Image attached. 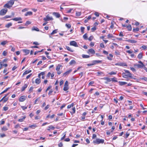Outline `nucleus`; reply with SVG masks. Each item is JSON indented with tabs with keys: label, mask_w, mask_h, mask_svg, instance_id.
<instances>
[{
	"label": "nucleus",
	"mask_w": 147,
	"mask_h": 147,
	"mask_svg": "<svg viewBox=\"0 0 147 147\" xmlns=\"http://www.w3.org/2000/svg\"><path fill=\"white\" fill-rule=\"evenodd\" d=\"M115 65H120V66H127V65L126 63H121V62L116 63L115 64Z\"/></svg>",
	"instance_id": "obj_10"
},
{
	"label": "nucleus",
	"mask_w": 147,
	"mask_h": 147,
	"mask_svg": "<svg viewBox=\"0 0 147 147\" xmlns=\"http://www.w3.org/2000/svg\"><path fill=\"white\" fill-rule=\"evenodd\" d=\"M94 83V81H91L89 83V85H91L92 86V85Z\"/></svg>",
	"instance_id": "obj_61"
},
{
	"label": "nucleus",
	"mask_w": 147,
	"mask_h": 147,
	"mask_svg": "<svg viewBox=\"0 0 147 147\" xmlns=\"http://www.w3.org/2000/svg\"><path fill=\"white\" fill-rule=\"evenodd\" d=\"M140 79L142 80H144L146 81H147V78L144 77H142L140 78Z\"/></svg>",
	"instance_id": "obj_44"
},
{
	"label": "nucleus",
	"mask_w": 147,
	"mask_h": 147,
	"mask_svg": "<svg viewBox=\"0 0 147 147\" xmlns=\"http://www.w3.org/2000/svg\"><path fill=\"white\" fill-rule=\"evenodd\" d=\"M12 25V24L11 23H9L6 25L5 27L7 28H9L10 26H11Z\"/></svg>",
	"instance_id": "obj_33"
},
{
	"label": "nucleus",
	"mask_w": 147,
	"mask_h": 147,
	"mask_svg": "<svg viewBox=\"0 0 147 147\" xmlns=\"http://www.w3.org/2000/svg\"><path fill=\"white\" fill-rule=\"evenodd\" d=\"M53 14L57 18H59L60 16V14L59 13L57 12H53Z\"/></svg>",
	"instance_id": "obj_11"
},
{
	"label": "nucleus",
	"mask_w": 147,
	"mask_h": 147,
	"mask_svg": "<svg viewBox=\"0 0 147 147\" xmlns=\"http://www.w3.org/2000/svg\"><path fill=\"white\" fill-rule=\"evenodd\" d=\"M126 52L129 54H131L133 53V51L131 50H128L126 51Z\"/></svg>",
	"instance_id": "obj_52"
},
{
	"label": "nucleus",
	"mask_w": 147,
	"mask_h": 147,
	"mask_svg": "<svg viewBox=\"0 0 147 147\" xmlns=\"http://www.w3.org/2000/svg\"><path fill=\"white\" fill-rule=\"evenodd\" d=\"M138 57L139 59H141L142 57V53H140L138 55Z\"/></svg>",
	"instance_id": "obj_30"
},
{
	"label": "nucleus",
	"mask_w": 147,
	"mask_h": 147,
	"mask_svg": "<svg viewBox=\"0 0 147 147\" xmlns=\"http://www.w3.org/2000/svg\"><path fill=\"white\" fill-rule=\"evenodd\" d=\"M127 41L130 42L132 43H136L137 42V41L134 40L129 39L126 40Z\"/></svg>",
	"instance_id": "obj_18"
},
{
	"label": "nucleus",
	"mask_w": 147,
	"mask_h": 147,
	"mask_svg": "<svg viewBox=\"0 0 147 147\" xmlns=\"http://www.w3.org/2000/svg\"><path fill=\"white\" fill-rule=\"evenodd\" d=\"M63 146V144L62 142H60L58 144V146L59 147H62Z\"/></svg>",
	"instance_id": "obj_60"
},
{
	"label": "nucleus",
	"mask_w": 147,
	"mask_h": 147,
	"mask_svg": "<svg viewBox=\"0 0 147 147\" xmlns=\"http://www.w3.org/2000/svg\"><path fill=\"white\" fill-rule=\"evenodd\" d=\"M66 49L68 51L71 52H73L74 51L73 49H71L69 47L66 46Z\"/></svg>",
	"instance_id": "obj_25"
},
{
	"label": "nucleus",
	"mask_w": 147,
	"mask_h": 147,
	"mask_svg": "<svg viewBox=\"0 0 147 147\" xmlns=\"http://www.w3.org/2000/svg\"><path fill=\"white\" fill-rule=\"evenodd\" d=\"M7 11V9H1L0 11V15L1 16L5 15Z\"/></svg>",
	"instance_id": "obj_3"
},
{
	"label": "nucleus",
	"mask_w": 147,
	"mask_h": 147,
	"mask_svg": "<svg viewBox=\"0 0 147 147\" xmlns=\"http://www.w3.org/2000/svg\"><path fill=\"white\" fill-rule=\"evenodd\" d=\"M97 73L98 74V76H99V75H102L103 74L102 72H101V71H98Z\"/></svg>",
	"instance_id": "obj_57"
},
{
	"label": "nucleus",
	"mask_w": 147,
	"mask_h": 147,
	"mask_svg": "<svg viewBox=\"0 0 147 147\" xmlns=\"http://www.w3.org/2000/svg\"><path fill=\"white\" fill-rule=\"evenodd\" d=\"M3 62H0V69H1L2 68V66H3Z\"/></svg>",
	"instance_id": "obj_55"
},
{
	"label": "nucleus",
	"mask_w": 147,
	"mask_h": 147,
	"mask_svg": "<svg viewBox=\"0 0 147 147\" xmlns=\"http://www.w3.org/2000/svg\"><path fill=\"white\" fill-rule=\"evenodd\" d=\"M76 63V62L74 60H71V61L69 62V64L70 65H72L73 64H75Z\"/></svg>",
	"instance_id": "obj_29"
},
{
	"label": "nucleus",
	"mask_w": 147,
	"mask_h": 147,
	"mask_svg": "<svg viewBox=\"0 0 147 147\" xmlns=\"http://www.w3.org/2000/svg\"><path fill=\"white\" fill-rule=\"evenodd\" d=\"M61 66V65H60L59 64L56 67V70L57 71H59V69H60V67Z\"/></svg>",
	"instance_id": "obj_28"
},
{
	"label": "nucleus",
	"mask_w": 147,
	"mask_h": 147,
	"mask_svg": "<svg viewBox=\"0 0 147 147\" xmlns=\"http://www.w3.org/2000/svg\"><path fill=\"white\" fill-rule=\"evenodd\" d=\"M85 28L84 27H81V31L82 33H84V30Z\"/></svg>",
	"instance_id": "obj_47"
},
{
	"label": "nucleus",
	"mask_w": 147,
	"mask_h": 147,
	"mask_svg": "<svg viewBox=\"0 0 147 147\" xmlns=\"http://www.w3.org/2000/svg\"><path fill=\"white\" fill-rule=\"evenodd\" d=\"M104 140L103 139L97 138L96 140L93 141V143L95 144H99L100 143H103L104 142Z\"/></svg>",
	"instance_id": "obj_2"
},
{
	"label": "nucleus",
	"mask_w": 147,
	"mask_h": 147,
	"mask_svg": "<svg viewBox=\"0 0 147 147\" xmlns=\"http://www.w3.org/2000/svg\"><path fill=\"white\" fill-rule=\"evenodd\" d=\"M31 71H32L31 70H28L25 71L23 74L22 77H23L25 75L27 74L28 73H30Z\"/></svg>",
	"instance_id": "obj_13"
},
{
	"label": "nucleus",
	"mask_w": 147,
	"mask_h": 147,
	"mask_svg": "<svg viewBox=\"0 0 147 147\" xmlns=\"http://www.w3.org/2000/svg\"><path fill=\"white\" fill-rule=\"evenodd\" d=\"M104 79L106 80L108 82H110L111 81V79L110 78H108L107 77L105 78Z\"/></svg>",
	"instance_id": "obj_36"
},
{
	"label": "nucleus",
	"mask_w": 147,
	"mask_h": 147,
	"mask_svg": "<svg viewBox=\"0 0 147 147\" xmlns=\"http://www.w3.org/2000/svg\"><path fill=\"white\" fill-rule=\"evenodd\" d=\"M76 112V109L75 107H74L71 109V111H70V113L71 115L75 113Z\"/></svg>",
	"instance_id": "obj_17"
},
{
	"label": "nucleus",
	"mask_w": 147,
	"mask_h": 147,
	"mask_svg": "<svg viewBox=\"0 0 147 147\" xmlns=\"http://www.w3.org/2000/svg\"><path fill=\"white\" fill-rule=\"evenodd\" d=\"M32 13L31 11H28L25 14V16H31L32 15Z\"/></svg>",
	"instance_id": "obj_21"
},
{
	"label": "nucleus",
	"mask_w": 147,
	"mask_h": 147,
	"mask_svg": "<svg viewBox=\"0 0 147 147\" xmlns=\"http://www.w3.org/2000/svg\"><path fill=\"white\" fill-rule=\"evenodd\" d=\"M26 96H21L19 99V101L20 102H23L26 99Z\"/></svg>",
	"instance_id": "obj_8"
},
{
	"label": "nucleus",
	"mask_w": 147,
	"mask_h": 147,
	"mask_svg": "<svg viewBox=\"0 0 147 147\" xmlns=\"http://www.w3.org/2000/svg\"><path fill=\"white\" fill-rule=\"evenodd\" d=\"M142 48H143L144 50H145L147 48V47L146 46H145V45L142 46Z\"/></svg>",
	"instance_id": "obj_64"
},
{
	"label": "nucleus",
	"mask_w": 147,
	"mask_h": 147,
	"mask_svg": "<svg viewBox=\"0 0 147 147\" xmlns=\"http://www.w3.org/2000/svg\"><path fill=\"white\" fill-rule=\"evenodd\" d=\"M9 108L8 107H4L3 108V110L4 111H7L8 109Z\"/></svg>",
	"instance_id": "obj_59"
},
{
	"label": "nucleus",
	"mask_w": 147,
	"mask_h": 147,
	"mask_svg": "<svg viewBox=\"0 0 147 147\" xmlns=\"http://www.w3.org/2000/svg\"><path fill=\"white\" fill-rule=\"evenodd\" d=\"M96 29V26H94L93 28L91 29L92 32H93Z\"/></svg>",
	"instance_id": "obj_39"
},
{
	"label": "nucleus",
	"mask_w": 147,
	"mask_h": 147,
	"mask_svg": "<svg viewBox=\"0 0 147 147\" xmlns=\"http://www.w3.org/2000/svg\"><path fill=\"white\" fill-rule=\"evenodd\" d=\"M22 51L25 53V55L28 54L30 52V50L28 49H23Z\"/></svg>",
	"instance_id": "obj_12"
},
{
	"label": "nucleus",
	"mask_w": 147,
	"mask_h": 147,
	"mask_svg": "<svg viewBox=\"0 0 147 147\" xmlns=\"http://www.w3.org/2000/svg\"><path fill=\"white\" fill-rule=\"evenodd\" d=\"M8 94H7L6 95H5V96L3 98H4L3 99V103L5 102L6 101H7L8 99V98H5L8 95Z\"/></svg>",
	"instance_id": "obj_22"
},
{
	"label": "nucleus",
	"mask_w": 147,
	"mask_h": 147,
	"mask_svg": "<svg viewBox=\"0 0 147 147\" xmlns=\"http://www.w3.org/2000/svg\"><path fill=\"white\" fill-rule=\"evenodd\" d=\"M100 46L102 48H104L105 47L103 43H101L100 44Z\"/></svg>",
	"instance_id": "obj_53"
},
{
	"label": "nucleus",
	"mask_w": 147,
	"mask_h": 147,
	"mask_svg": "<svg viewBox=\"0 0 147 147\" xmlns=\"http://www.w3.org/2000/svg\"><path fill=\"white\" fill-rule=\"evenodd\" d=\"M82 57L84 58H88L90 57V56L85 55H82Z\"/></svg>",
	"instance_id": "obj_31"
},
{
	"label": "nucleus",
	"mask_w": 147,
	"mask_h": 147,
	"mask_svg": "<svg viewBox=\"0 0 147 147\" xmlns=\"http://www.w3.org/2000/svg\"><path fill=\"white\" fill-rule=\"evenodd\" d=\"M57 32V30L56 29L53 31L52 32L51 34V35H53L55 33Z\"/></svg>",
	"instance_id": "obj_42"
},
{
	"label": "nucleus",
	"mask_w": 147,
	"mask_h": 147,
	"mask_svg": "<svg viewBox=\"0 0 147 147\" xmlns=\"http://www.w3.org/2000/svg\"><path fill=\"white\" fill-rule=\"evenodd\" d=\"M125 72L122 73V75L123 77L125 78H132L131 74L129 71L126 70H125Z\"/></svg>",
	"instance_id": "obj_1"
},
{
	"label": "nucleus",
	"mask_w": 147,
	"mask_h": 147,
	"mask_svg": "<svg viewBox=\"0 0 147 147\" xmlns=\"http://www.w3.org/2000/svg\"><path fill=\"white\" fill-rule=\"evenodd\" d=\"M95 52L94 50L92 49H89L88 52V53L89 54L90 53L94 54L95 53Z\"/></svg>",
	"instance_id": "obj_9"
},
{
	"label": "nucleus",
	"mask_w": 147,
	"mask_h": 147,
	"mask_svg": "<svg viewBox=\"0 0 147 147\" xmlns=\"http://www.w3.org/2000/svg\"><path fill=\"white\" fill-rule=\"evenodd\" d=\"M139 30V28H134L133 29V31L134 32L138 31Z\"/></svg>",
	"instance_id": "obj_45"
},
{
	"label": "nucleus",
	"mask_w": 147,
	"mask_h": 147,
	"mask_svg": "<svg viewBox=\"0 0 147 147\" xmlns=\"http://www.w3.org/2000/svg\"><path fill=\"white\" fill-rule=\"evenodd\" d=\"M21 108L23 110H24L25 109H27V107L24 106H21Z\"/></svg>",
	"instance_id": "obj_63"
},
{
	"label": "nucleus",
	"mask_w": 147,
	"mask_h": 147,
	"mask_svg": "<svg viewBox=\"0 0 147 147\" xmlns=\"http://www.w3.org/2000/svg\"><path fill=\"white\" fill-rule=\"evenodd\" d=\"M109 74L110 75H114L116 74V72H114L113 71H111V72L109 73Z\"/></svg>",
	"instance_id": "obj_49"
},
{
	"label": "nucleus",
	"mask_w": 147,
	"mask_h": 147,
	"mask_svg": "<svg viewBox=\"0 0 147 147\" xmlns=\"http://www.w3.org/2000/svg\"><path fill=\"white\" fill-rule=\"evenodd\" d=\"M74 105V103H71V105H68L67 106V108L68 109H69L71 107H73Z\"/></svg>",
	"instance_id": "obj_34"
},
{
	"label": "nucleus",
	"mask_w": 147,
	"mask_h": 147,
	"mask_svg": "<svg viewBox=\"0 0 147 147\" xmlns=\"http://www.w3.org/2000/svg\"><path fill=\"white\" fill-rule=\"evenodd\" d=\"M32 30L33 31V30H35V31H39V29L36 27H33L32 29Z\"/></svg>",
	"instance_id": "obj_24"
},
{
	"label": "nucleus",
	"mask_w": 147,
	"mask_h": 147,
	"mask_svg": "<svg viewBox=\"0 0 147 147\" xmlns=\"http://www.w3.org/2000/svg\"><path fill=\"white\" fill-rule=\"evenodd\" d=\"M22 20V19L21 17L15 18L12 19V20L15 21H17L20 20Z\"/></svg>",
	"instance_id": "obj_15"
},
{
	"label": "nucleus",
	"mask_w": 147,
	"mask_h": 147,
	"mask_svg": "<svg viewBox=\"0 0 147 147\" xmlns=\"http://www.w3.org/2000/svg\"><path fill=\"white\" fill-rule=\"evenodd\" d=\"M70 45H71L75 47H78V45H77V42L74 41H71L70 43Z\"/></svg>",
	"instance_id": "obj_6"
},
{
	"label": "nucleus",
	"mask_w": 147,
	"mask_h": 147,
	"mask_svg": "<svg viewBox=\"0 0 147 147\" xmlns=\"http://www.w3.org/2000/svg\"><path fill=\"white\" fill-rule=\"evenodd\" d=\"M76 15L77 16H79L81 15V12H77L76 13Z\"/></svg>",
	"instance_id": "obj_48"
},
{
	"label": "nucleus",
	"mask_w": 147,
	"mask_h": 147,
	"mask_svg": "<svg viewBox=\"0 0 147 147\" xmlns=\"http://www.w3.org/2000/svg\"><path fill=\"white\" fill-rule=\"evenodd\" d=\"M12 7L8 3L5 4L4 6V7H7L8 8H10Z\"/></svg>",
	"instance_id": "obj_19"
},
{
	"label": "nucleus",
	"mask_w": 147,
	"mask_h": 147,
	"mask_svg": "<svg viewBox=\"0 0 147 147\" xmlns=\"http://www.w3.org/2000/svg\"><path fill=\"white\" fill-rule=\"evenodd\" d=\"M9 89V88H7L6 89H5L3 92H1L0 94H2L6 92Z\"/></svg>",
	"instance_id": "obj_46"
},
{
	"label": "nucleus",
	"mask_w": 147,
	"mask_h": 147,
	"mask_svg": "<svg viewBox=\"0 0 147 147\" xmlns=\"http://www.w3.org/2000/svg\"><path fill=\"white\" fill-rule=\"evenodd\" d=\"M7 53L5 51H4L3 53V55L4 56H5L7 55Z\"/></svg>",
	"instance_id": "obj_56"
},
{
	"label": "nucleus",
	"mask_w": 147,
	"mask_h": 147,
	"mask_svg": "<svg viewBox=\"0 0 147 147\" xmlns=\"http://www.w3.org/2000/svg\"><path fill=\"white\" fill-rule=\"evenodd\" d=\"M72 70L70 69L69 70L66 71V72L63 73V76H66L68 75L69 73L72 71Z\"/></svg>",
	"instance_id": "obj_7"
},
{
	"label": "nucleus",
	"mask_w": 147,
	"mask_h": 147,
	"mask_svg": "<svg viewBox=\"0 0 147 147\" xmlns=\"http://www.w3.org/2000/svg\"><path fill=\"white\" fill-rule=\"evenodd\" d=\"M108 38H113L114 36L112 34H109L108 35Z\"/></svg>",
	"instance_id": "obj_54"
},
{
	"label": "nucleus",
	"mask_w": 147,
	"mask_h": 147,
	"mask_svg": "<svg viewBox=\"0 0 147 147\" xmlns=\"http://www.w3.org/2000/svg\"><path fill=\"white\" fill-rule=\"evenodd\" d=\"M63 83V80H61L60 81L59 83V84L60 86L62 85Z\"/></svg>",
	"instance_id": "obj_62"
},
{
	"label": "nucleus",
	"mask_w": 147,
	"mask_h": 147,
	"mask_svg": "<svg viewBox=\"0 0 147 147\" xmlns=\"http://www.w3.org/2000/svg\"><path fill=\"white\" fill-rule=\"evenodd\" d=\"M65 26L68 28H70L71 27V25L70 24H65Z\"/></svg>",
	"instance_id": "obj_51"
},
{
	"label": "nucleus",
	"mask_w": 147,
	"mask_h": 147,
	"mask_svg": "<svg viewBox=\"0 0 147 147\" xmlns=\"http://www.w3.org/2000/svg\"><path fill=\"white\" fill-rule=\"evenodd\" d=\"M83 38L85 39H87V33L85 34L83 36Z\"/></svg>",
	"instance_id": "obj_41"
},
{
	"label": "nucleus",
	"mask_w": 147,
	"mask_h": 147,
	"mask_svg": "<svg viewBox=\"0 0 147 147\" xmlns=\"http://www.w3.org/2000/svg\"><path fill=\"white\" fill-rule=\"evenodd\" d=\"M53 20V18L52 17H49L48 15L45 18L43 19V20L45 22L49 21L50 20Z\"/></svg>",
	"instance_id": "obj_5"
},
{
	"label": "nucleus",
	"mask_w": 147,
	"mask_h": 147,
	"mask_svg": "<svg viewBox=\"0 0 147 147\" xmlns=\"http://www.w3.org/2000/svg\"><path fill=\"white\" fill-rule=\"evenodd\" d=\"M40 82V79L37 78L35 80V83L37 84H39Z\"/></svg>",
	"instance_id": "obj_27"
},
{
	"label": "nucleus",
	"mask_w": 147,
	"mask_h": 147,
	"mask_svg": "<svg viewBox=\"0 0 147 147\" xmlns=\"http://www.w3.org/2000/svg\"><path fill=\"white\" fill-rule=\"evenodd\" d=\"M28 86V85L27 84H25L22 87L21 89V91L23 92L24 91L25 89L27 88Z\"/></svg>",
	"instance_id": "obj_16"
},
{
	"label": "nucleus",
	"mask_w": 147,
	"mask_h": 147,
	"mask_svg": "<svg viewBox=\"0 0 147 147\" xmlns=\"http://www.w3.org/2000/svg\"><path fill=\"white\" fill-rule=\"evenodd\" d=\"M69 89L68 82L67 81H66L65 82L63 90L64 91H66L68 90Z\"/></svg>",
	"instance_id": "obj_4"
},
{
	"label": "nucleus",
	"mask_w": 147,
	"mask_h": 147,
	"mask_svg": "<svg viewBox=\"0 0 147 147\" xmlns=\"http://www.w3.org/2000/svg\"><path fill=\"white\" fill-rule=\"evenodd\" d=\"M14 0H10L8 2V3L12 7L14 3Z\"/></svg>",
	"instance_id": "obj_23"
},
{
	"label": "nucleus",
	"mask_w": 147,
	"mask_h": 147,
	"mask_svg": "<svg viewBox=\"0 0 147 147\" xmlns=\"http://www.w3.org/2000/svg\"><path fill=\"white\" fill-rule=\"evenodd\" d=\"M7 42H8L7 41H4L1 43V44L2 45H5Z\"/></svg>",
	"instance_id": "obj_37"
},
{
	"label": "nucleus",
	"mask_w": 147,
	"mask_h": 147,
	"mask_svg": "<svg viewBox=\"0 0 147 147\" xmlns=\"http://www.w3.org/2000/svg\"><path fill=\"white\" fill-rule=\"evenodd\" d=\"M2 129L3 131H6L8 129H7L6 126H4L2 128Z\"/></svg>",
	"instance_id": "obj_40"
},
{
	"label": "nucleus",
	"mask_w": 147,
	"mask_h": 147,
	"mask_svg": "<svg viewBox=\"0 0 147 147\" xmlns=\"http://www.w3.org/2000/svg\"><path fill=\"white\" fill-rule=\"evenodd\" d=\"M138 68H141L145 67V66L144 65L138 64L135 65Z\"/></svg>",
	"instance_id": "obj_20"
},
{
	"label": "nucleus",
	"mask_w": 147,
	"mask_h": 147,
	"mask_svg": "<svg viewBox=\"0 0 147 147\" xmlns=\"http://www.w3.org/2000/svg\"><path fill=\"white\" fill-rule=\"evenodd\" d=\"M127 29L129 31H131V30L132 28L131 25H129L127 27Z\"/></svg>",
	"instance_id": "obj_32"
},
{
	"label": "nucleus",
	"mask_w": 147,
	"mask_h": 147,
	"mask_svg": "<svg viewBox=\"0 0 147 147\" xmlns=\"http://www.w3.org/2000/svg\"><path fill=\"white\" fill-rule=\"evenodd\" d=\"M31 23V22L28 21H26V23L25 24V25L27 26V25L29 24H30Z\"/></svg>",
	"instance_id": "obj_50"
},
{
	"label": "nucleus",
	"mask_w": 147,
	"mask_h": 147,
	"mask_svg": "<svg viewBox=\"0 0 147 147\" xmlns=\"http://www.w3.org/2000/svg\"><path fill=\"white\" fill-rule=\"evenodd\" d=\"M114 22H111V25L110 26V28H113L114 27Z\"/></svg>",
	"instance_id": "obj_43"
},
{
	"label": "nucleus",
	"mask_w": 147,
	"mask_h": 147,
	"mask_svg": "<svg viewBox=\"0 0 147 147\" xmlns=\"http://www.w3.org/2000/svg\"><path fill=\"white\" fill-rule=\"evenodd\" d=\"M127 84V83L125 82H119V84L120 85L122 86L124 85H125Z\"/></svg>",
	"instance_id": "obj_35"
},
{
	"label": "nucleus",
	"mask_w": 147,
	"mask_h": 147,
	"mask_svg": "<svg viewBox=\"0 0 147 147\" xmlns=\"http://www.w3.org/2000/svg\"><path fill=\"white\" fill-rule=\"evenodd\" d=\"M101 61L100 60H94L92 62V63L93 65H95L96 63H99L101 62Z\"/></svg>",
	"instance_id": "obj_14"
},
{
	"label": "nucleus",
	"mask_w": 147,
	"mask_h": 147,
	"mask_svg": "<svg viewBox=\"0 0 147 147\" xmlns=\"http://www.w3.org/2000/svg\"><path fill=\"white\" fill-rule=\"evenodd\" d=\"M34 88V87L33 86H31L30 87L29 90L28 92H29V93H30L32 91V90Z\"/></svg>",
	"instance_id": "obj_38"
},
{
	"label": "nucleus",
	"mask_w": 147,
	"mask_h": 147,
	"mask_svg": "<svg viewBox=\"0 0 147 147\" xmlns=\"http://www.w3.org/2000/svg\"><path fill=\"white\" fill-rule=\"evenodd\" d=\"M26 117L25 116H23L22 118L19 119L18 121L19 122H22L24 121V120L26 118Z\"/></svg>",
	"instance_id": "obj_26"
},
{
	"label": "nucleus",
	"mask_w": 147,
	"mask_h": 147,
	"mask_svg": "<svg viewBox=\"0 0 147 147\" xmlns=\"http://www.w3.org/2000/svg\"><path fill=\"white\" fill-rule=\"evenodd\" d=\"M93 37L92 36H90L88 38V40L89 41H91L93 39Z\"/></svg>",
	"instance_id": "obj_58"
}]
</instances>
